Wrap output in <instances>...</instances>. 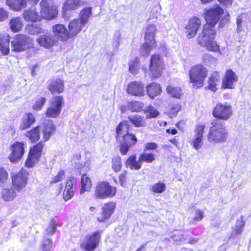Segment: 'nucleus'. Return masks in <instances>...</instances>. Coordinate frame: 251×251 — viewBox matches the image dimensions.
<instances>
[{
	"label": "nucleus",
	"instance_id": "e2e57ef3",
	"mask_svg": "<svg viewBox=\"0 0 251 251\" xmlns=\"http://www.w3.org/2000/svg\"><path fill=\"white\" fill-rule=\"evenodd\" d=\"M203 217V212L200 209H197L195 211V216L193 217L194 221H201Z\"/></svg>",
	"mask_w": 251,
	"mask_h": 251
},
{
	"label": "nucleus",
	"instance_id": "b1692460",
	"mask_svg": "<svg viewBox=\"0 0 251 251\" xmlns=\"http://www.w3.org/2000/svg\"><path fill=\"white\" fill-rule=\"evenodd\" d=\"M10 36L6 33L0 34V50L4 55H7L9 52Z\"/></svg>",
	"mask_w": 251,
	"mask_h": 251
},
{
	"label": "nucleus",
	"instance_id": "c03bdc74",
	"mask_svg": "<svg viewBox=\"0 0 251 251\" xmlns=\"http://www.w3.org/2000/svg\"><path fill=\"white\" fill-rule=\"evenodd\" d=\"M9 183L8 173L3 168H0V187H3Z\"/></svg>",
	"mask_w": 251,
	"mask_h": 251
},
{
	"label": "nucleus",
	"instance_id": "864d4df0",
	"mask_svg": "<svg viewBox=\"0 0 251 251\" xmlns=\"http://www.w3.org/2000/svg\"><path fill=\"white\" fill-rule=\"evenodd\" d=\"M112 167L113 169L116 172L121 170L122 163L120 157L116 156L113 158Z\"/></svg>",
	"mask_w": 251,
	"mask_h": 251
},
{
	"label": "nucleus",
	"instance_id": "39448f33",
	"mask_svg": "<svg viewBox=\"0 0 251 251\" xmlns=\"http://www.w3.org/2000/svg\"><path fill=\"white\" fill-rule=\"evenodd\" d=\"M11 44L12 51L20 52L32 47L33 40L27 35L18 34L15 36Z\"/></svg>",
	"mask_w": 251,
	"mask_h": 251
},
{
	"label": "nucleus",
	"instance_id": "2eb2a0df",
	"mask_svg": "<svg viewBox=\"0 0 251 251\" xmlns=\"http://www.w3.org/2000/svg\"><path fill=\"white\" fill-rule=\"evenodd\" d=\"M137 139L135 136L131 133L124 134L121 138L120 143V151L123 155H126L130 147L134 145Z\"/></svg>",
	"mask_w": 251,
	"mask_h": 251
},
{
	"label": "nucleus",
	"instance_id": "20e7f679",
	"mask_svg": "<svg viewBox=\"0 0 251 251\" xmlns=\"http://www.w3.org/2000/svg\"><path fill=\"white\" fill-rule=\"evenodd\" d=\"M207 75V69L202 65L193 67L189 72L190 82L194 87L198 88L203 86V81Z\"/></svg>",
	"mask_w": 251,
	"mask_h": 251
},
{
	"label": "nucleus",
	"instance_id": "680f3d73",
	"mask_svg": "<svg viewBox=\"0 0 251 251\" xmlns=\"http://www.w3.org/2000/svg\"><path fill=\"white\" fill-rule=\"evenodd\" d=\"M52 246V242L50 239H46L42 243V249L43 251H50Z\"/></svg>",
	"mask_w": 251,
	"mask_h": 251
},
{
	"label": "nucleus",
	"instance_id": "ea45409f",
	"mask_svg": "<svg viewBox=\"0 0 251 251\" xmlns=\"http://www.w3.org/2000/svg\"><path fill=\"white\" fill-rule=\"evenodd\" d=\"M219 82V77L217 74L212 75L208 80V89L213 92H215L217 88V85Z\"/></svg>",
	"mask_w": 251,
	"mask_h": 251
},
{
	"label": "nucleus",
	"instance_id": "aec40b11",
	"mask_svg": "<svg viewBox=\"0 0 251 251\" xmlns=\"http://www.w3.org/2000/svg\"><path fill=\"white\" fill-rule=\"evenodd\" d=\"M52 30L54 33L53 35L57 38V40L59 39L66 41L70 38L69 32L63 25H55L52 26Z\"/></svg>",
	"mask_w": 251,
	"mask_h": 251
},
{
	"label": "nucleus",
	"instance_id": "4468645a",
	"mask_svg": "<svg viewBox=\"0 0 251 251\" xmlns=\"http://www.w3.org/2000/svg\"><path fill=\"white\" fill-rule=\"evenodd\" d=\"M25 145L23 142H17L10 147L11 153L9 158L13 163H17L22 158L25 152Z\"/></svg>",
	"mask_w": 251,
	"mask_h": 251
},
{
	"label": "nucleus",
	"instance_id": "37998d69",
	"mask_svg": "<svg viewBox=\"0 0 251 251\" xmlns=\"http://www.w3.org/2000/svg\"><path fill=\"white\" fill-rule=\"evenodd\" d=\"M167 91L172 97L177 99H179L181 95V89L173 85H169L167 88Z\"/></svg>",
	"mask_w": 251,
	"mask_h": 251
},
{
	"label": "nucleus",
	"instance_id": "13d9d810",
	"mask_svg": "<svg viewBox=\"0 0 251 251\" xmlns=\"http://www.w3.org/2000/svg\"><path fill=\"white\" fill-rule=\"evenodd\" d=\"M46 101V99L44 97H41L38 99L33 105V108L36 111L40 110Z\"/></svg>",
	"mask_w": 251,
	"mask_h": 251
},
{
	"label": "nucleus",
	"instance_id": "7c9ffc66",
	"mask_svg": "<svg viewBox=\"0 0 251 251\" xmlns=\"http://www.w3.org/2000/svg\"><path fill=\"white\" fill-rule=\"evenodd\" d=\"M6 3L14 11H19L26 6L25 0H6Z\"/></svg>",
	"mask_w": 251,
	"mask_h": 251
},
{
	"label": "nucleus",
	"instance_id": "393cba45",
	"mask_svg": "<svg viewBox=\"0 0 251 251\" xmlns=\"http://www.w3.org/2000/svg\"><path fill=\"white\" fill-rule=\"evenodd\" d=\"M85 26L77 19L72 21L69 25L70 37L76 36Z\"/></svg>",
	"mask_w": 251,
	"mask_h": 251
},
{
	"label": "nucleus",
	"instance_id": "72a5a7b5",
	"mask_svg": "<svg viewBox=\"0 0 251 251\" xmlns=\"http://www.w3.org/2000/svg\"><path fill=\"white\" fill-rule=\"evenodd\" d=\"M126 165L131 170H138L141 168L142 163L139 159L137 161L136 156L133 155L127 159Z\"/></svg>",
	"mask_w": 251,
	"mask_h": 251
},
{
	"label": "nucleus",
	"instance_id": "49530a36",
	"mask_svg": "<svg viewBox=\"0 0 251 251\" xmlns=\"http://www.w3.org/2000/svg\"><path fill=\"white\" fill-rule=\"evenodd\" d=\"M155 159L154 155L152 153L143 152L139 157L140 161L147 163H151Z\"/></svg>",
	"mask_w": 251,
	"mask_h": 251
},
{
	"label": "nucleus",
	"instance_id": "473e14b6",
	"mask_svg": "<svg viewBox=\"0 0 251 251\" xmlns=\"http://www.w3.org/2000/svg\"><path fill=\"white\" fill-rule=\"evenodd\" d=\"M22 20L19 17L13 18L9 22V26L10 29L13 32H18L21 30L23 27Z\"/></svg>",
	"mask_w": 251,
	"mask_h": 251
},
{
	"label": "nucleus",
	"instance_id": "423d86ee",
	"mask_svg": "<svg viewBox=\"0 0 251 251\" xmlns=\"http://www.w3.org/2000/svg\"><path fill=\"white\" fill-rule=\"evenodd\" d=\"M116 188L110 185L106 181H99L95 190V196L96 198L104 199L112 198L116 193Z\"/></svg>",
	"mask_w": 251,
	"mask_h": 251
},
{
	"label": "nucleus",
	"instance_id": "c85d7f7f",
	"mask_svg": "<svg viewBox=\"0 0 251 251\" xmlns=\"http://www.w3.org/2000/svg\"><path fill=\"white\" fill-rule=\"evenodd\" d=\"M92 14V8L87 7L81 10L79 18L77 19L82 25H86L89 21V18Z\"/></svg>",
	"mask_w": 251,
	"mask_h": 251
},
{
	"label": "nucleus",
	"instance_id": "4c0bfd02",
	"mask_svg": "<svg viewBox=\"0 0 251 251\" xmlns=\"http://www.w3.org/2000/svg\"><path fill=\"white\" fill-rule=\"evenodd\" d=\"M39 128H40V126H36L26 132V136H27L32 142H36L39 140L40 138Z\"/></svg>",
	"mask_w": 251,
	"mask_h": 251
},
{
	"label": "nucleus",
	"instance_id": "f257e3e1",
	"mask_svg": "<svg viewBox=\"0 0 251 251\" xmlns=\"http://www.w3.org/2000/svg\"><path fill=\"white\" fill-rule=\"evenodd\" d=\"M224 14V10L218 4L204 10L206 24L203 25L202 31L198 36V42L209 51L216 52L219 50V47L214 40L216 31L214 27Z\"/></svg>",
	"mask_w": 251,
	"mask_h": 251
},
{
	"label": "nucleus",
	"instance_id": "bf43d9fd",
	"mask_svg": "<svg viewBox=\"0 0 251 251\" xmlns=\"http://www.w3.org/2000/svg\"><path fill=\"white\" fill-rule=\"evenodd\" d=\"M224 14V17L222 18L219 23V26L221 27H224L225 25L227 24L230 21V15L229 13L226 11Z\"/></svg>",
	"mask_w": 251,
	"mask_h": 251
},
{
	"label": "nucleus",
	"instance_id": "a18cd8bd",
	"mask_svg": "<svg viewBox=\"0 0 251 251\" xmlns=\"http://www.w3.org/2000/svg\"><path fill=\"white\" fill-rule=\"evenodd\" d=\"M144 113L146 114V117L148 119L154 118L159 114V112L151 105L146 108Z\"/></svg>",
	"mask_w": 251,
	"mask_h": 251
},
{
	"label": "nucleus",
	"instance_id": "f704fd0d",
	"mask_svg": "<svg viewBox=\"0 0 251 251\" xmlns=\"http://www.w3.org/2000/svg\"><path fill=\"white\" fill-rule=\"evenodd\" d=\"M2 199L6 201H13L17 196L14 188L3 189L1 192Z\"/></svg>",
	"mask_w": 251,
	"mask_h": 251
},
{
	"label": "nucleus",
	"instance_id": "79ce46f5",
	"mask_svg": "<svg viewBox=\"0 0 251 251\" xmlns=\"http://www.w3.org/2000/svg\"><path fill=\"white\" fill-rule=\"evenodd\" d=\"M50 102L51 106L58 108L60 110H61L62 107L64 103L63 98L61 96L52 97Z\"/></svg>",
	"mask_w": 251,
	"mask_h": 251
},
{
	"label": "nucleus",
	"instance_id": "7ed1b4c3",
	"mask_svg": "<svg viewBox=\"0 0 251 251\" xmlns=\"http://www.w3.org/2000/svg\"><path fill=\"white\" fill-rule=\"evenodd\" d=\"M156 31L157 28L154 25H149L146 27L144 37L145 42L140 48L141 53L143 56L149 55L151 50L156 47L155 36Z\"/></svg>",
	"mask_w": 251,
	"mask_h": 251
},
{
	"label": "nucleus",
	"instance_id": "774afa93",
	"mask_svg": "<svg viewBox=\"0 0 251 251\" xmlns=\"http://www.w3.org/2000/svg\"><path fill=\"white\" fill-rule=\"evenodd\" d=\"M181 106L179 104L173 105L171 108V112L173 115H176L180 110Z\"/></svg>",
	"mask_w": 251,
	"mask_h": 251
},
{
	"label": "nucleus",
	"instance_id": "052dcab7",
	"mask_svg": "<svg viewBox=\"0 0 251 251\" xmlns=\"http://www.w3.org/2000/svg\"><path fill=\"white\" fill-rule=\"evenodd\" d=\"M121 34L119 31H117L114 33L113 37V46L114 48H118L120 45Z\"/></svg>",
	"mask_w": 251,
	"mask_h": 251
},
{
	"label": "nucleus",
	"instance_id": "5701e85b",
	"mask_svg": "<svg viewBox=\"0 0 251 251\" xmlns=\"http://www.w3.org/2000/svg\"><path fill=\"white\" fill-rule=\"evenodd\" d=\"M75 182V179L74 177H70L67 181L63 193V199L65 201H67L73 197L75 192L74 185Z\"/></svg>",
	"mask_w": 251,
	"mask_h": 251
},
{
	"label": "nucleus",
	"instance_id": "de8ad7c7",
	"mask_svg": "<svg viewBox=\"0 0 251 251\" xmlns=\"http://www.w3.org/2000/svg\"><path fill=\"white\" fill-rule=\"evenodd\" d=\"M143 104L141 102L133 101L129 104V109L132 112H139L143 108Z\"/></svg>",
	"mask_w": 251,
	"mask_h": 251
},
{
	"label": "nucleus",
	"instance_id": "6ab92c4d",
	"mask_svg": "<svg viewBox=\"0 0 251 251\" xmlns=\"http://www.w3.org/2000/svg\"><path fill=\"white\" fill-rule=\"evenodd\" d=\"M201 25V21L199 18H194L189 20L185 27L186 34L188 38L194 37Z\"/></svg>",
	"mask_w": 251,
	"mask_h": 251
},
{
	"label": "nucleus",
	"instance_id": "f8f14e48",
	"mask_svg": "<svg viewBox=\"0 0 251 251\" xmlns=\"http://www.w3.org/2000/svg\"><path fill=\"white\" fill-rule=\"evenodd\" d=\"M101 232L98 231L91 235H87L82 241L81 247L85 249V251H92L98 246L100 241Z\"/></svg>",
	"mask_w": 251,
	"mask_h": 251
},
{
	"label": "nucleus",
	"instance_id": "f3484780",
	"mask_svg": "<svg viewBox=\"0 0 251 251\" xmlns=\"http://www.w3.org/2000/svg\"><path fill=\"white\" fill-rule=\"evenodd\" d=\"M238 79V76L234 72L230 69L227 70L223 78L222 88L224 89H233Z\"/></svg>",
	"mask_w": 251,
	"mask_h": 251
},
{
	"label": "nucleus",
	"instance_id": "2f4dec72",
	"mask_svg": "<svg viewBox=\"0 0 251 251\" xmlns=\"http://www.w3.org/2000/svg\"><path fill=\"white\" fill-rule=\"evenodd\" d=\"M83 2L80 0H67L64 3L63 12L68 10H75L81 6Z\"/></svg>",
	"mask_w": 251,
	"mask_h": 251
},
{
	"label": "nucleus",
	"instance_id": "a19ab883",
	"mask_svg": "<svg viewBox=\"0 0 251 251\" xmlns=\"http://www.w3.org/2000/svg\"><path fill=\"white\" fill-rule=\"evenodd\" d=\"M26 31L29 34L36 35L42 33L44 30L40 25L30 24L26 26Z\"/></svg>",
	"mask_w": 251,
	"mask_h": 251
},
{
	"label": "nucleus",
	"instance_id": "3c124183",
	"mask_svg": "<svg viewBox=\"0 0 251 251\" xmlns=\"http://www.w3.org/2000/svg\"><path fill=\"white\" fill-rule=\"evenodd\" d=\"M138 61L139 59L136 58L129 63V70L130 73L135 74L137 73L138 69Z\"/></svg>",
	"mask_w": 251,
	"mask_h": 251
},
{
	"label": "nucleus",
	"instance_id": "a878e982",
	"mask_svg": "<svg viewBox=\"0 0 251 251\" xmlns=\"http://www.w3.org/2000/svg\"><path fill=\"white\" fill-rule=\"evenodd\" d=\"M130 126L128 122L127 121L122 122L119 124L116 129V138L118 142H121V138L122 137L124 134L129 133Z\"/></svg>",
	"mask_w": 251,
	"mask_h": 251
},
{
	"label": "nucleus",
	"instance_id": "dca6fc26",
	"mask_svg": "<svg viewBox=\"0 0 251 251\" xmlns=\"http://www.w3.org/2000/svg\"><path fill=\"white\" fill-rule=\"evenodd\" d=\"M205 126L203 125L199 124L196 126L194 131V135L191 139V144L193 148L198 150L203 145V133Z\"/></svg>",
	"mask_w": 251,
	"mask_h": 251
},
{
	"label": "nucleus",
	"instance_id": "4be33fe9",
	"mask_svg": "<svg viewBox=\"0 0 251 251\" xmlns=\"http://www.w3.org/2000/svg\"><path fill=\"white\" fill-rule=\"evenodd\" d=\"M127 92L133 96H143L145 94L144 86L140 82H131L127 86Z\"/></svg>",
	"mask_w": 251,
	"mask_h": 251
},
{
	"label": "nucleus",
	"instance_id": "c9c22d12",
	"mask_svg": "<svg viewBox=\"0 0 251 251\" xmlns=\"http://www.w3.org/2000/svg\"><path fill=\"white\" fill-rule=\"evenodd\" d=\"M23 15L24 18L27 21L35 22L38 19V15L34 7H32L29 10H25Z\"/></svg>",
	"mask_w": 251,
	"mask_h": 251
},
{
	"label": "nucleus",
	"instance_id": "f03ea898",
	"mask_svg": "<svg viewBox=\"0 0 251 251\" xmlns=\"http://www.w3.org/2000/svg\"><path fill=\"white\" fill-rule=\"evenodd\" d=\"M208 134V141L214 143L225 142L227 137V133L225 124L214 120L212 122Z\"/></svg>",
	"mask_w": 251,
	"mask_h": 251
},
{
	"label": "nucleus",
	"instance_id": "1a4fd4ad",
	"mask_svg": "<svg viewBox=\"0 0 251 251\" xmlns=\"http://www.w3.org/2000/svg\"><path fill=\"white\" fill-rule=\"evenodd\" d=\"M50 0H42L40 2L41 16L47 20H52L56 17L58 10L56 7L50 6Z\"/></svg>",
	"mask_w": 251,
	"mask_h": 251
},
{
	"label": "nucleus",
	"instance_id": "cd10ccee",
	"mask_svg": "<svg viewBox=\"0 0 251 251\" xmlns=\"http://www.w3.org/2000/svg\"><path fill=\"white\" fill-rule=\"evenodd\" d=\"M35 122V118L32 113H28L25 114L23 118L20 128L25 130L29 128Z\"/></svg>",
	"mask_w": 251,
	"mask_h": 251
},
{
	"label": "nucleus",
	"instance_id": "9b49d317",
	"mask_svg": "<svg viewBox=\"0 0 251 251\" xmlns=\"http://www.w3.org/2000/svg\"><path fill=\"white\" fill-rule=\"evenodd\" d=\"M28 173L22 169L12 177V185L17 191H21L27 184Z\"/></svg>",
	"mask_w": 251,
	"mask_h": 251
},
{
	"label": "nucleus",
	"instance_id": "6e6d98bb",
	"mask_svg": "<svg viewBox=\"0 0 251 251\" xmlns=\"http://www.w3.org/2000/svg\"><path fill=\"white\" fill-rule=\"evenodd\" d=\"M244 225L242 219H238L236 222L234 233L237 235L241 234L243 231Z\"/></svg>",
	"mask_w": 251,
	"mask_h": 251
},
{
	"label": "nucleus",
	"instance_id": "4d7b16f0",
	"mask_svg": "<svg viewBox=\"0 0 251 251\" xmlns=\"http://www.w3.org/2000/svg\"><path fill=\"white\" fill-rule=\"evenodd\" d=\"M65 177V173L63 170H60L57 175L53 177L50 181L51 183H56L61 181L64 179Z\"/></svg>",
	"mask_w": 251,
	"mask_h": 251
},
{
	"label": "nucleus",
	"instance_id": "9d476101",
	"mask_svg": "<svg viewBox=\"0 0 251 251\" xmlns=\"http://www.w3.org/2000/svg\"><path fill=\"white\" fill-rule=\"evenodd\" d=\"M43 148V144L40 142L30 150L28 157L25 165L28 168L33 167L39 160Z\"/></svg>",
	"mask_w": 251,
	"mask_h": 251
},
{
	"label": "nucleus",
	"instance_id": "0e129e2a",
	"mask_svg": "<svg viewBox=\"0 0 251 251\" xmlns=\"http://www.w3.org/2000/svg\"><path fill=\"white\" fill-rule=\"evenodd\" d=\"M242 19L241 16H238L236 19L237 32L240 33L243 29L242 26Z\"/></svg>",
	"mask_w": 251,
	"mask_h": 251
},
{
	"label": "nucleus",
	"instance_id": "bb28decb",
	"mask_svg": "<svg viewBox=\"0 0 251 251\" xmlns=\"http://www.w3.org/2000/svg\"><path fill=\"white\" fill-rule=\"evenodd\" d=\"M55 127L51 121H46L44 123L42 132L43 134V140L45 142L48 141L50 135L53 133Z\"/></svg>",
	"mask_w": 251,
	"mask_h": 251
},
{
	"label": "nucleus",
	"instance_id": "e433bc0d",
	"mask_svg": "<svg viewBox=\"0 0 251 251\" xmlns=\"http://www.w3.org/2000/svg\"><path fill=\"white\" fill-rule=\"evenodd\" d=\"M128 120L136 127H143L146 125L144 117L140 115H136L128 117Z\"/></svg>",
	"mask_w": 251,
	"mask_h": 251
},
{
	"label": "nucleus",
	"instance_id": "603ef678",
	"mask_svg": "<svg viewBox=\"0 0 251 251\" xmlns=\"http://www.w3.org/2000/svg\"><path fill=\"white\" fill-rule=\"evenodd\" d=\"M202 60L205 64L211 65L216 63V59L209 53H205L202 55Z\"/></svg>",
	"mask_w": 251,
	"mask_h": 251
},
{
	"label": "nucleus",
	"instance_id": "69168bd1",
	"mask_svg": "<svg viewBox=\"0 0 251 251\" xmlns=\"http://www.w3.org/2000/svg\"><path fill=\"white\" fill-rule=\"evenodd\" d=\"M158 145L154 142L148 143L146 144L144 151L153 150L157 148Z\"/></svg>",
	"mask_w": 251,
	"mask_h": 251
},
{
	"label": "nucleus",
	"instance_id": "0eeeda50",
	"mask_svg": "<svg viewBox=\"0 0 251 251\" xmlns=\"http://www.w3.org/2000/svg\"><path fill=\"white\" fill-rule=\"evenodd\" d=\"M232 114L231 107L227 103H218L213 111V115L215 118L225 121L229 119Z\"/></svg>",
	"mask_w": 251,
	"mask_h": 251
},
{
	"label": "nucleus",
	"instance_id": "412c9836",
	"mask_svg": "<svg viewBox=\"0 0 251 251\" xmlns=\"http://www.w3.org/2000/svg\"><path fill=\"white\" fill-rule=\"evenodd\" d=\"M48 89L52 94H60L64 90V81L60 78H53L50 81Z\"/></svg>",
	"mask_w": 251,
	"mask_h": 251
},
{
	"label": "nucleus",
	"instance_id": "c756f323",
	"mask_svg": "<svg viewBox=\"0 0 251 251\" xmlns=\"http://www.w3.org/2000/svg\"><path fill=\"white\" fill-rule=\"evenodd\" d=\"M148 95L151 98L154 99L161 92L160 85L155 83H152L147 86Z\"/></svg>",
	"mask_w": 251,
	"mask_h": 251
},
{
	"label": "nucleus",
	"instance_id": "58836bf2",
	"mask_svg": "<svg viewBox=\"0 0 251 251\" xmlns=\"http://www.w3.org/2000/svg\"><path fill=\"white\" fill-rule=\"evenodd\" d=\"M81 187L80 193L83 194L85 191H88L91 187L92 182L91 179L86 174L81 176Z\"/></svg>",
	"mask_w": 251,
	"mask_h": 251
},
{
	"label": "nucleus",
	"instance_id": "5fc2aeb1",
	"mask_svg": "<svg viewBox=\"0 0 251 251\" xmlns=\"http://www.w3.org/2000/svg\"><path fill=\"white\" fill-rule=\"evenodd\" d=\"M56 229V224L54 219H52L49 223L48 227L46 229V232L48 234L53 235Z\"/></svg>",
	"mask_w": 251,
	"mask_h": 251
},
{
	"label": "nucleus",
	"instance_id": "a211bd4d",
	"mask_svg": "<svg viewBox=\"0 0 251 251\" xmlns=\"http://www.w3.org/2000/svg\"><path fill=\"white\" fill-rule=\"evenodd\" d=\"M116 207L114 202H109L104 204L101 207V211L97 217V220L100 222H103L109 219L114 212Z\"/></svg>",
	"mask_w": 251,
	"mask_h": 251
},
{
	"label": "nucleus",
	"instance_id": "8fccbe9b",
	"mask_svg": "<svg viewBox=\"0 0 251 251\" xmlns=\"http://www.w3.org/2000/svg\"><path fill=\"white\" fill-rule=\"evenodd\" d=\"M60 112L61 110L58 108L54 107L50 105V106L47 110L46 115L48 117L56 118L59 116Z\"/></svg>",
	"mask_w": 251,
	"mask_h": 251
},
{
	"label": "nucleus",
	"instance_id": "ddd939ff",
	"mask_svg": "<svg viewBox=\"0 0 251 251\" xmlns=\"http://www.w3.org/2000/svg\"><path fill=\"white\" fill-rule=\"evenodd\" d=\"M42 34L36 39V42L41 47L50 49L57 43V38L47 30L43 31Z\"/></svg>",
	"mask_w": 251,
	"mask_h": 251
},
{
	"label": "nucleus",
	"instance_id": "338daca9",
	"mask_svg": "<svg viewBox=\"0 0 251 251\" xmlns=\"http://www.w3.org/2000/svg\"><path fill=\"white\" fill-rule=\"evenodd\" d=\"M8 13L3 8H0V21H3L7 18Z\"/></svg>",
	"mask_w": 251,
	"mask_h": 251
},
{
	"label": "nucleus",
	"instance_id": "6e6552de",
	"mask_svg": "<svg viewBox=\"0 0 251 251\" xmlns=\"http://www.w3.org/2000/svg\"><path fill=\"white\" fill-rule=\"evenodd\" d=\"M163 66V59L159 54L152 55L150 66L151 76L154 78L159 77L162 74Z\"/></svg>",
	"mask_w": 251,
	"mask_h": 251
},
{
	"label": "nucleus",
	"instance_id": "09e8293b",
	"mask_svg": "<svg viewBox=\"0 0 251 251\" xmlns=\"http://www.w3.org/2000/svg\"><path fill=\"white\" fill-rule=\"evenodd\" d=\"M166 189V185L164 183L158 182L154 184L151 190L155 193H161Z\"/></svg>",
	"mask_w": 251,
	"mask_h": 251
}]
</instances>
